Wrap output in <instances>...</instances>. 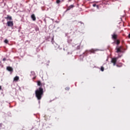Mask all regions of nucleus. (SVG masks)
Instances as JSON below:
<instances>
[{
    "label": "nucleus",
    "instance_id": "f257e3e1",
    "mask_svg": "<svg viewBox=\"0 0 130 130\" xmlns=\"http://www.w3.org/2000/svg\"><path fill=\"white\" fill-rule=\"evenodd\" d=\"M44 91H43V88L40 87L37 89L35 91L36 96L38 100H41Z\"/></svg>",
    "mask_w": 130,
    "mask_h": 130
},
{
    "label": "nucleus",
    "instance_id": "f03ea898",
    "mask_svg": "<svg viewBox=\"0 0 130 130\" xmlns=\"http://www.w3.org/2000/svg\"><path fill=\"white\" fill-rule=\"evenodd\" d=\"M96 50L95 49H91L89 50H86L84 52V54H86V55H88V53H90L91 54V53H95V52H96Z\"/></svg>",
    "mask_w": 130,
    "mask_h": 130
},
{
    "label": "nucleus",
    "instance_id": "7ed1b4c3",
    "mask_svg": "<svg viewBox=\"0 0 130 130\" xmlns=\"http://www.w3.org/2000/svg\"><path fill=\"white\" fill-rule=\"evenodd\" d=\"M115 50H116V52L117 53H119V52H122V47L120 46L119 47H116L115 48Z\"/></svg>",
    "mask_w": 130,
    "mask_h": 130
},
{
    "label": "nucleus",
    "instance_id": "20e7f679",
    "mask_svg": "<svg viewBox=\"0 0 130 130\" xmlns=\"http://www.w3.org/2000/svg\"><path fill=\"white\" fill-rule=\"evenodd\" d=\"M118 58H112L111 60L112 63H113V66L116 64V61H117Z\"/></svg>",
    "mask_w": 130,
    "mask_h": 130
},
{
    "label": "nucleus",
    "instance_id": "39448f33",
    "mask_svg": "<svg viewBox=\"0 0 130 130\" xmlns=\"http://www.w3.org/2000/svg\"><path fill=\"white\" fill-rule=\"evenodd\" d=\"M7 26L8 27H13L14 26V22L12 21H8Z\"/></svg>",
    "mask_w": 130,
    "mask_h": 130
},
{
    "label": "nucleus",
    "instance_id": "423d86ee",
    "mask_svg": "<svg viewBox=\"0 0 130 130\" xmlns=\"http://www.w3.org/2000/svg\"><path fill=\"white\" fill-rule=\"evenodd\" d=\"M117 37L118 36L115 32H114L113 34L112 35V39L113 40H116V39H117Z\"/></svg>",
    "mask_w": 130,
    "mask_h": 130
},
{
    "label": "nucleus",
    "instance_id": "0eeeda50",
    "mask_svg": "<svg viewBox=\"0 0 130 130\" xmlns=\"http://www.w3.org/2000/svg\"><path fill=\"white\" fill-rule=\"evenodd\" d=\"M75 8V6L74 5H71L70 6L68 7L67 11H70L71 9H74Z\"/></svg>",
    "mask_w": 130,
    "mask_h": 130
},
{
    "label": "nucleus",
    "instance_id": "6e6552de",
    "mask_svg": "<svg viewBox=\"0 0 130 130\" xmlns=\"http://www.w3.org/2000/svg\"><path fill=\"white\" fill-rule=\"evenodd\" d=\"M114 43H115V44H117V45H118L120 43V41H119V40H115L114 41Z\"/></svg>",
    "mask_w": 130,
    "mask_h": 130
},
{
    "label": "nucleus",
    "instance_id": "1a4fd4ad",
    "mask_svg": "<svg viewBox=\"0 0 130 130\" xmlns=\"http://www.w3.org/2000/svg\"><path fill=\"white\" fill-rule=\"evenodd\" d=\"M31 18L33 21H36V17H35V14H32L31 15Z\"/></svg>",
    "mask_w": 130,
    "mask_h": 130
},
{
    "label": "nucleus",
    "instance_id": "9d476101",
    "mask_svg": "<svg viewBox=\"0 0 130 130\" xmlns=\"http://www.w3.org/2000/svg\"><path fill=\"white\" fill-rule=\"evenodd\" d=\"M7 70H8L9 72H13L14 71V70L13 69V68L11 67H8L7 68Z\"/></svg>",
    "mask_w": 130,
    "mask_h": 130
},
{
    "label": "nucleus",
    "instance_id": "9b49d317",
    "mask_svg": "<svg viewBox=\"0 0 130 130\" xmlns=\"http://www.w3.org/2000/svg\"><path fill=\"white\" fill-rule=\"evenodd\" d=\"M5 19L10 20V21L12 20V16H10L9 15H7V17H5Z\"/></svg>",
    "mask_w": 130,
    "mask_h": 130
},
{
    "label": "nucleus",
    "instance_id": "f8f14e48",
    "mask_svg": "<svg viewBox=\"0 0 130 130\" xmlns=\"http://www.w3.org/2000/svg\"><path fill=\"white\" fill-rule=\"evenodd\" d=\"M19 77L18 76H16L15 77H14V81H16V82H18V81H19Z\"/></svg>",
    "mask_w": 130,
    "mask_h": 130
},
{
    "label": "nucleus",
    "instance_id": "ddd939ff",
    "mask_svg": "<svg viewBox=\"0 0 130 130\" xmlns=\"http://www.w3.org/2000/svg\"><path fill=\"white\" fill-rule=\"evenodd\" d=\"M37 85H38V86H40V87H41V86H42V83H41V81H37Z\"/></svg>",
    "mask_w": 130,
    "mask_h": 130
},
{
    "label": "nucleus",
    "instance_id": "4468645a",
    "mask_svg": "<svg viewBox=\"0 0 130 130\" xmlns=\"http://www.w3.org/2000/svg\"><path fill=\"white\" fill-rule=\"evenodd\" d=\"M101 71L102 72H104V67H103V66H102V67H101Z\"/></svg>",
    "mask_w": 130,
    "mask_h": 130
},
{
    "label": "nucleus",
    "instance_id": "2eb2a0df",
    "mask_svg": "<svg viewBox=\"0 0 130 130\" xmlns=\"http://www.w3.org/2000/svg\"><path fill=\"white\" fill-rule=\"evenodd\" d=\"M56 4H58L60 3V0H57L56 1Z\"/></svg>",
    "mask_w": 130,
    "mask_h": 130
},
{
    "label": "nucleus",
    "instance_id": "dca6fc26",
    "mask_svg": "<svg viewBox=\"0 0 130 130\" xmlns=\"http://www.w3.org/2000/svg\"><path fill=\"white\" fill-rule=\"evenodd\" d=\"M5 43L8 44L9 43V41L8 40H5L4 41Z\"/></svg>",
    "mask_w": 130,
    "mask_h": 130
},
{
    "label": "nucleus",
    "instance_id": "f3484780",
    "mask_svg": "<svg viewBox=\"0 0 130 130\" xmlns=\"http://www.w3.org/2000/svg\"><path fill=\"white\" fill-rule=\"evenodd\" d=\"M3 61H6V60H7V59L6 58H4L3 59Z\"/></svg>",
    "mask_w": 130,
    "mask_h": 130
},
{
    "label": "nucleus",
    "instance_id": "a211bd4d",
    "mask_svg": "<svg viewBox=\"0 0 130 130\" xmlns=\"http://www.w3.org/2000/svg\"><path fill=\"white\" fill-rule=\"evenodd\" d=\"M66 90H70V88L67 87V88H66Z\"/></svg>",
    "mask_w": 130,
    "mask_h": 130
},
{
    "label": "nucleus",
    "instance_id": "6ab92c4d",
    "mask_svg": "<svg viewBox=\"0 0 130 130\" xmlns=\"http://www.w3.org/2000/svg\"><path fill=\"white\" fill-rule=\"evenodd\" d=\"M96 6V4H93V7H95Z\"/></svg>",
    "mask_w": 130,
    "mask_h": 130
},
{
    "label": "nucleus",
    "instance_id": "aec40b11",
    "mask_svg": "<svg viewBox=\"0 0 130 130\" xmlns=\"http://www.w3.org/2000/svg\"><path fill=\"white\" fill-rule=\"evenodd\" d=\"M0 90H2V86L0 85Z\"/></svg>",
    "mask_w": 130,
    "mask_h": 130
},
{
    "label": "nucleus",
    "instance_id": "412c9836",
    "mask_svg": "<svg viewBox=\"0 0 130 130\" xmlns=\"http://www.w3.org/2000/svg\"><path fill=\"white\" fill-rule=\"evenodd\" d=\"M2 124H0V127H2Z\"/></svg>",
    "mask_w": 130,
    "mask_h": 130
},
{
    "label": "nucleus",
    "instance_id": "4be33fe9",
    "mask_svg": "<svg viewBox=\"0 0 130 130\" xmlns=\"http://www.w3.org/2000/svg\"><path fill=\"white\" fill-rule=\"evenodd\" d=\"M69 2H72V0H69Z\"/></svg>",
    "mask_w": 130,
    "mask_h": 130
},
{
    "label": "nucleus",
    "instance_id": "5701e85b",
    "mask_svg": "<svg viewBox=\"0 0 130 130\" xmlns=\"http://www.w3.org/2000/svg\"><path fill=\"white\" fill-rule=\"evenodd\" d=\"M116 67H119V66L118 64H117V65H116Z\"/></svg>",
    "mask_w": 130,
    "mask_h": 130
}]
</instances>
